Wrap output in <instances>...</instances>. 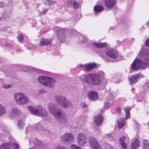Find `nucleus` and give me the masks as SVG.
<instances>
[{"mask_svg": "<svg viewBox=\"0 0 149 149\" xmlns=\"http://www.w3.org/2000/svg\"><path fill=\"white\" fill-rule=\"evenodd\" d=\"M149 66V51L145 46H143L139 52L138 57L131 65L133 71L144 70Z\"/></svg>", "mask_w": 149, "mask_h": 149, "instance_id": "obj_1", "label": "nucleus"}, {"mask_svg": "<svg viewBox=\"0 0 149 149\" xmlns=\"http://www.w3.org/2000/svg\"><path fill=\"white\" fill-rule=\"evenodd\" d=\"M48 109L51 113L56 118L58 123L63 126H64L67 123V115L62 113L61 109H57L52 103L48 104Z\"/></svg>", "mask_w": 149, "mask_h": 149, "instance_id": "obj_2", "label": "nucleus"}, {"mask_svg": "<svg viewBox=\"0 0 149 149\" xmlns=\"http://www.w3.org/2000/svg\"><path fill=\"white\" fill-rule=\"evenodd\" d=\"M27 108L31 113L34 115L42 117H46L48 115L46 110L41 106H28Z\"/></svg>", "mask_w": 149, "mask_h": 149, "instance_id": "obj_3", "label": "nucleus"}, {"mask_svg": "<svg viewBox=\"0 0 149 149\" xmlns=\"http://www.w3.org/2000/svg\"><path fill=\"white\" fill-rule=\"evenodd\" d=\"M13 97L15 101L19 105L26 104L30 101L29 97L24 93H15Z\"/></svg>", "mask_w": 149, "mask_h": 149, "instance_id": "obj_4", "label": "nucleus"}, {"mask_svg": "<svg viewBox=\"0 0 149 149\" xmlns=\"http://www.w3.org/2000/svg\"><path fill=\"white\" fill-rule=\"evenodd\" d=\"M38 79L42 84L49 87H53L56 82L54 79L46 76H40Z\"/></svg>", "mask_w": 149, "mask_h": 149, "instance_id": "obj_5", "label": "nucleus"}, {"mask_svg": "<svg viewBox=\"0 0 149 149\" xmlns=\"http://www.w3.org/2000/svg\"><path fill=\"white\" fill-rule=\"evenodd\" d=\"M56 102L64 108L72 107L71 103L65 96L62 95L56 96L55 97Z\"/></svg>", "mask_w": 149, "mask_h": 149, "instance_id": "obj_6", "label": "nucleus"}, {"mask_svg": "<svg viewBox=\"0 0 149 149\" xmlns=\"http://www.w3.org/2000/svg\"><path fill=\"white\" fill-rule=\"evenodd\" d=\"M54 30L56 32V36L58 39L61 42H64L67 40V36L65 33L64 29L58 26L54 27Z\"/></svg>", "mask_w": 149, "mask_h": 149, "instance_id": "obj_7", "label": "nucleus"}, {"mask_svg": "<svg viewBox=\"0 0 149 149\" xmlns=\"http://www.w3.org/2000/svg\"><path fill=\"white\" fill-rule=\"evenodd\" d=\"M104 76V74L102 72L93 74L92 83V86H97L101 83V80Z\"/></svg>", "mask_w": 149, "mask_h": 149, "instance_id": "obj_8", "label": "nucleus"}, {"mask_svg": "<svg viewBox=\"0 0 149 149\" xmlns=\"http://www.w3.org/2000/svg\"><path fill=\"white\" fill-rule=\"evenodd\" d=\"M83 41L79 42L80 44H84L87 45L86 43H92L97 48H103L108 47V44L106 42L97 43L95 42H92L89 41L87 37H84L83 38Z\"/></svg>", "mask_w": 149, "mask_h": 149, "instance_id": "obj_9", "label": "nucleus"}, {"mask_svg": "<svg viewBox=\"0 0 149 149\" xmlns=\"http://www.w3.org/2000/svg\"><path fill=\"white\" fill-rule=\"evenodd\" d=\"M61 139L64 142L70 143L74 141V137L72 134L66 132L61 136Z\"/></svg>", "mask_w": 149, "mask_h": 149, "instance_id": "obj_10", "label": "nucleus"}, {"mask_svg": "<svg viewBox=\"0 0 149 149\" xmlns=\"http://www.w3.org/2000/svg\"><path fill=\"white\" fill-rule=\"evenodd\" d=\"M87 138L85 134L81 133H79L78 135L77 142L80 146L84 145L86 143Z\"/></svg>", "mask_w": 149, "mask_h": 149, "instance_id": "obj_11", "label": "nucleus"}, {"mask_svg": "<svg viewBox=\"0 0 149 149\" xmlns=\"http://www.w3.org/2000/svg\"><path fill=\"white\" fill-rule=\"evenodd\" d=\"M89 141L90 145L93 149H102L101 146L95 138L92 137H90Z\"/></svg>", "mask_w": 149, "mask_h": 149, "instance_id": "obj_12", "label": "nucleus"}, {"mask_svg": "<svg viewBox=\"0 0 149 149\" xmlns=\"http://www.w3.org/2000/svg\"><path fill=\"white\" fill-rule=\"evenodd\" d=\"M105 53L107 56L112 58H116L118 56L117 52L116 50L111 48H109L107 50Z\"/></svg>", "mask_w": 149, "mask_h": 149, "instance_id": "obj_13", "label": "nucleus"}, {"mask_svg": "<svg viewBox=\"0 0 149 149\" xmlns=\"http://www.w3.org/2000/svg\"><path fill=\"white\" fill-rule=\"evenodd\" d=\"M143 76L142 74H139L131 76L129 79L130 84H131L136 83L139 81L140 78L143 77Z\"/></svg>", "mask_w": 149, "mask_h": 149, "instance_id": "obj_14", "label": "nucleus"}, {"mask_svg": "<svg viewBox=\"0 0 149 149\" xmlns=\"http://www.w3.org/2000/svg\"><path fill=\"white\" fill-rule=\"evenodd\" d=\"M96 66L95 63L89 64L87 65H80L78 66L81 68V69H85V71L89 72L95 68Z\"/></svg>", "mask_w": 149, "mask_h": 149, "instance_id": "obj_15", "label": "nucleus"}, {"mask_svg": "<svg viewBox=\"0 0 149 149\" xmlns=\"http://www.w3.org/2000/svg\"><path fill=\"white\" fill-rule=\"evenodd\" d=\"M88 96L89 99L93 101H96L99 99L97 93L94 91L89 92L88 93Z\"/></svg>", "mask_w": 149, "mask_h": 149, "instance_id": "obj_16", "label": "nucleus"}, {"mask_svg": "<svg viewBox=\"0 0 149 149\" xmlns=\"http://www.w3.org/2000/svg\"><path fill=\"white\" fill-rule=\"evenodd\" d=\"M93 74L89 73L85 75L83 78L84 81L91 86Z\"/></svg>", "mask_w": 149, "mask_h": 149, "instance_id": "obj_17", "label": "nucleus"}, {"mask_svg": "<svg viewBox=\"0 0 149 149\" xmlns=\"http://www.w3.org/2000/svg\"><path fill=\"white\" fill-rule=\"evenodd\" d=\"M19 113L17 108H13L11 110V112L8 114V117L10 119H13L18 116Z\"/></svg>", "mask_w": 149, "mask_h": 149, "instance_id": "obj_18", "label": "nucleus"}, {"mask_svg": "<svg viewBox=\"0 0 149 149\" xmlns=\"http://www.w3.org/2000/svg\"><path fill=\"white\" fill-rule=\"evenodd\" d=\"M116 0H105L104 4L105 6L108 8H112L115 6Z\"/></svg>", "mask_w": 149, "mask_h": 149, "instance_id": "obj_19", "label": "nucleus"}, {"mask_svg": "<svg viewBox=\"0 0 149 149\" xmlns=\"http://www.w3.org/2000/svg\"><path fill=\"white\" fill-rule=\"evenodd\" d=\"M94 121L95 124L97 125H101L102 123L103 118L101 114H98L95 116L94 118Z\"/></svg>", "mask_w": 149, "mask_h": 149, "instance_id": "obj_20", "label": "nucleus"}, {"mask_svg": "<svg viewBox=\"0 0 149 149\" xmlns=\"http://www.w3.org/2000/svg\"><path fill=\"white\" fill-rule=\"evenodd\" d=\"M139 146V142L137 139H136L132 142L131 143L132 149H137Z\"/></svg>", "mask_w": 149, "mask_h": 149, "instance_id": "obj_21", "label": "nucleus"}, {"mask_svg": "<svg viewBox=\"0 0 149 149\" xmlns=\"http://www.w3.org/2000/svg\"><path fill=\"white\" fill-rule=\"evenodd\" d=\"M51 42L49 39H42L39 42V45L40 46L47 45L50 44Z\"/></svg>", "mask_w": 149, "mask_h": 149, "instance_id": "obj_22", "label": "nucleus"}, {"mask_svg": "<svg viewBox=\"0 0 149 149\" xmlns=\"http://www.w3.org/2000/svg\"><path fill=\"white\" fill-rule=\"evenodd\" d=\"M94 11L95 13H100L104 10V7L101 5H97L94 8Z\"/></svg>", "mask_w": 149, "mask_h": 149, "instance_id": "obj_23", "label": "nucleus"}, {"mask_svg": "<svg viewBox=\"0 0 149 149\" xmlns=\"http://www.w3.org/2000/svg\"><path fill=\"white\" fill-rule=\"evenodd\" d=\"M125 137H123L120 138V143L122 148L123 149H127V146L124 143L125 140Z\"/></svg>", "mask_w": 149, "mask_h": 149, "instance_id": "obj_24", "label": "nucleus"}, {"mask_svg": "<svg viewBox=\"0 0 149 149\" xmlns=\"http://www.w3.org/2000/svg\"><path fill=\"white\" fill-rule=\"evenodd\" d=\"M9 17L8 14L5 12H3L0 15V20L5 21Z\"/></svg>", "mask_w": 149, "mask_h": 149, "instance_id": "obj_25", "label": "nucleus"}, {"mask_svg": "<svg viewBox=\"0 0 149 149\" xmlns=\"http://www.w3.org/2000/svg\"><path fill=\"white\" fill-rule=\"evenodd\" d=\"M10 144L4 143L0 145V149H11Z\"/></svg>", "mask_w": 149, "mask_h": 149, "instance_id": "obj_26", "label": "nucleus"}, {"mask_svg": "<svg viewBox=\"0 0 149 149\" xmlns=\"http://www.w3.org/2000/svg\"><path fill=\"white\" fill-rule=\"evenodd\" d=\"M118 126L119 129L122 128L125 124L124 119L120 118L118 121Z\"/></svg>", "mask_w": 149, "mask_h": 149, "instance_id": "obj_27", "label": "nucleus"}, {"mask_svg": "<svg viewBox=\"0 0 149 149\" xmlns=\"http://www.w3.org/2000/svg\"><path fill=\"white\" fill-rule=\"evenodd\" d=\"M124 109L125 111L126 114L125 119L127 120L130 118V113L129 111L130 110V108L129 107H125L124 108Z\"/></svg>", "mask_w": 149, "mask_h": 149, "instance_id": "obj_28", "label": "nucleus"}, {"mask_svg": "<svg viewBox=\"0 0 149 149\" xmlns=\"http://www.w3.org/2000/svg\"><path fill=\"white\" fill-rule=\"evenodd\" d=\"M6 112V109L3 106L0 104V116L3 115Z\"/></svg>", "mask_w": 149, "mask_h": 149, "instance_id": "obj_29", "label": "nucleus"}, {"mask_svg": "<svg viewBox=\"0 0 149 149\" xmlns=\"http://www.w3.org/2000/svg\"><path fill=\"white\" fill-rule=\"evenodd\" d=\"M17 125L19 129H22L24 127V122L22 120H18L17 121Z\"/></svg>", "mask_w": 149, "mask_h": 149, "instance_id": "obj_30", "label": "nucleus"}, {"mask_svg": "<svg viewBox=\"0 0 149 149\" xmlns=\"http://www.w3.org/2000/svg\"><path fill=\"white\" fill-rule=\"evenodd\" d=\"M113 104V101L112 100H109V101H106L104 102V107L106 109H108L109 106H111Z\"/></svg>", "mask_w": 149, "mask_h": 149, "instance_id": "obj_31", "label": "nucleus"}, {"mask_svg": "<svg viewBox=\"0 0 149 149\" xmlns=\"http://www.w3.org/2000/svg\"><path fill=\"white\" fill-rule=\"evenodd\" d=\"M33 128L35 130H43L44 128L41 125H39L38 124H36L33 125Z\"/></svg>", "mask_w": 149, "mask_h": 149, "instance_id": "obj_32", "label": "nucleus"}, {"mask_svg": "<svg viewBox=\"0 0 149 149\" xmlns=\"http://www.w3.org/2000/svg\"><path fill=\"white\" fill-rule=\"evenodd\" d=\"M143 149H148V148L149 143L148 141L146 140H145L143 141Z\"/></svg>", "mask_w": 149, "mask_h": 149, "instance_id": "obj_33", "label": "nucleus"}, {"mask_svg": "<svg viewBox=\"0 0 149 149\" xmlns=\"http://www.w3.org/2000/svg\"><path fill=\"white\" fill-rule=\"evenodd\" d=\"M56 3L55 1H52V0H46L44 2V4H46L47 5H51L54 4Z\"/></svg>", "mask_w": 149, "mask_h": 149, "instance_id": "obj_34", "label": "nucleus"}, {"mask_svg": "<svg viewBox=\"0 0 149 149\" xmlns=\"http://www.w3.org/2000/svg\"><path fill=\"white\" fill-rule=\"evenodd\" d=\"M10 145L11 149L12 147H13V149H19V146L17 144L12 143L10 144Z\"/></svg>", "mask_w": 149, "mask_h": 149, "instance_id": "obj_35", "label": "nucleus"}, {"mask_svg": "<svg viewBox=\"0 0 149 149\" xmlns=\"http://www.w3.org/2000/svg\"><path fill=\"white\" fill-rule=\"evenodd\" d=\"M34 144L37 146H39L41 144V142L38 139H35L33 140Z\"/></svg>", "mask_w": 149, "mask_h": 149, "instance_id": "obj_36", "label": "nucleus"}, {"mask_svg": "<svg viewBox=\"0 0 149 149\" xmlns=\"http://www.w3.org/2000/svg\"><path fill=\"white\" fill-rule=\"evenodd\" d=\"M105 138L107 139H108L110 141L114 140L113 137L111 136L110 134H106L105 136Z\"/></svg>", "mask_w": 149, "mask_h": 149, "instance_id": "obj_37", "label": "nucleus"}, {"mask_svg": "<svg viewBox=\"0 0 149 149\" xmlns=\"http://www.w3.org/2000/svg\"><path fill=\"white\" fill-rule=\"evenodd\" d=\"M73 5H74V8L76 9L79 8L80 6V4L77 2L74 1Z\"/></svg>", "mask_w": 149, "mask_h": 149, "instance_id": "obj_38", "label": "nucleus"}, {"mask_svg": "<svg viewBox=\"0 0 149 149\" xmlns=\"http://www.w3.org/2000/svg\"><path fill=\"white\" fill-rule=\"evenodd\" d=\"M36 48V46L32 44H29L27 48L28 49L31 50L32 49H34Z\"/></svg>", "mask_w": 149, "mask_h": 149, "instance_id": "obj_39", "label": "nucleus"}, {"mask_svg": "<svg viewBox=\"0 0 149 149\" xmlns=\"http://www.w3.org/2000/svg\"><path fill=\"white\" fill-rule=\"evenodd\" d=\"M70 147L72 149H81L80 147L75 145H72Z\"/></svg>", "mask_w": 149, "mask_h": 149, "instance_id": "obj_40", "label": "nucleus"}, {"mask_svg": "<svg viewBox=\"0 0 149 149\" xmlns=\"http://www.w3.org/2000/svg\"><path fill=\"white\" fill-rule=\"evenodd\" d=\"M11 85L10 84H4L3 86V88L4 89L9 88L11 87Z\"/></svg>", "mask_w": 149, "mask_h": 149, "instance_id": "obj_41", "label": "nucleus"}, {"mask_svg": "<svg viewBox=\"0 0 149 149\" xmlns=\"http://www.w3.org/2000/svg\"><path fill=\"white\" fill-rule=\"evenodd\" d=\"M6 5V3L4 2H0V8H3L5 7Z\"/></svg>", "mask_w": 149, "mask_h": 149, "instance_id": "obj_42", "label": "nucleus"}, {"mask_svg": "<svg viewBox=\"0 0 149 149\" xmlns=\"http://www.w3.org/2000/svg\"><path fill=\"white\" fill-rule=\"evenodd\" d=\"M56 149H66L64 146L59 145L56 146Z\"/></svg>", "mask_w": 149, "mask_h": 149, "instance_id": "obj_43", "label": "nucleus"}, {"mask_svg": "<svg viewBox=\"0 0 149 149\" xmlns=\"http://www.w3.org/2000/svg\"><path fill=\"white\" fill-rule=\"evenodd\" d=\"M18 40L20 41H22L24 39L23 36L22 35H20L18 36Z\"/></svg>", "mask_w": 149, "mask_h": 149, "instance_id": "obj_44", "label": "nucleus"}, {"mask_svg": "<svg viewBox=\"0 0 149 149\" xmlns=\"http://www.w3.org/2000/svg\"><path fill=\"white\" fill-rule=\"evenodd\" d=\"M7 28L6 27H0V32L6 31L7 30Z\"/></svg>", "mask_w": 149, "mask_h": 149, "instance_id": "obj_45", "label": "nucleus"}, {"mask_svg": "<svg viewBox=\"0 0 149 149\" xmlns=\"http://www.w3.org/2000/svg\"><path fill=\"white\" fill-rule=\"evenodd\" d=\"M47 9L45 10H43L42 11L39 13V14L41 16H42L45 14L47 12Z\"/></svg>", "mask_w": 149, "mask_h": 149, "instance_id": "obj_46", "label": "nucleus"}, {"mask_svg": "<svg viewBox=\"0 0 149 149\" xmlns=\"http://www.w3.org/2000/svg\"><path fill=\"white\" fill-rule=\"evenodd\" d=\"M74 1L72 0H69L67 2V4L69 5H73Z\"/></svg>", "mask_w": 149, "mask_h": 149, "instance_id": "obj_47", "label": "nucleus"}, {"mask_svg": "<svg viewBox=\"0 0 149 149\" xmlns=\"http://www.w3.org/2000/svg\"><path fill=\"white\" fill-rule=\"evenodd\" d=\"M70 32L71 34L72 35H76L77 33V31L73 29L71 30Z\"/></svg>", "mask_w": 149, "mask_h": 149, "instance_id": "obj_48", "label": "nucleus"}, {"mask_svg": "<svg viewBox=\"0 0 149 149\" xmlns=\"http://www.w3.org/2000/svg\"><path fill=\"white\" fill-rule=\"evenodd\" d=\"M121 111V109L120 107H118L116 110V113H117L119 115H120V112Z\"/></svg>", "mask_w": 149, "mask_h": 149, "instance_id": "obj_49", "label": "nucleus"}, {"mask_svg": "<svg viewBox=\"0 0 149 149\" xmlns=\"http://www.w3.org/2000/svg\"><path fill=\"white\" fill-rule=\"evenodd\" d=\"M106 148L107 149H113V147L111 146L110 145L108 144H107L106 145Z\"/></svg>", "mask_w": 149, "mask_h": 149, "instance_id": "obj_50", "label": "nucleus"}, {"mask_svg": "<svg viewBox=\"0 0 149 149\" xmlns=\"http://www.w3.org/2000/svg\"><path fill=\"white\" fill-rule=\"evenodd\" d=\"M81 17V14L79 13H77V15L76 17H75V19H80Z\"/></svg>", "mask_w": 149, "mask_h": 149, "instance_id": "obj_51", "label": "nucleus"}, {"mask_svg": "<svg viewBox=\"0 0 149 149\" xmlns=\"http://www.w3.org/2000/svg\"><path fill=\"white\" fill-rule=\"evenodd\" d=\"M5 46L6 47L9 48L11 47L12 46V45L9 43H6V44L5 45Z\"/></svg>", "mask_w": 149, "mask_h": 149, "instance_id": "obj_52", "label": "nucleus"}, {"mask_svg": "<svg viewBox=\"0 0 149 149\" xmlns=\"http://www.w3.org/2000/svg\"><path fill=\"white\" fill-rule=\"evenodd\" d=\"M81 106L82 108H85L87 107L86 105L84 103H82L81 104Z\"/></svg>", "mask_w": 149, "mask_h": 149, "instance_id": "obj_53", "label": "nucleus"}, {"mask_svg": "<svg viewBox=\"0 0 149 149\" xmlns=\"http://www.w3.org/2000/svg\"><path fill=\"white\" fill-rule=\"evenodd\" d=\"M146 46L149 47V39H148L145 42Z\"/></svg>", "mask_w": 149, "mask_h": 149, "instance_id": "obj_54", "label": "nucleus"}, {"mask_svg": "<svg viewBox=\"0 0 149 149\" xmlns=\"http://www.w3.org/2000/svg\"><path fill=\"white\" fill-rule=\"evenodd\" d=\"M31 69L33 71L35 72H37L38 70L37 69L34 68H32Z\"/></svg>", "mask_w": 149, "mask_h": 149, "instance_id": "obj_55", "label": "nucleus"}, {"mask_svg": "<svg viewBox=\"0 0 149 149\" xmlns=\"http://www.w3.org/2000/svg\"><path fill=\"white\" fill-rule=\"evenodd\" d=\"M100 55V56L103 59H104L105 58L104 56L103 55V54H102L101 53H99Z\"/></svg>", "mask_w": 149, "mask_h": 149, "instance_id": "obj_56", "label": "nucleus"}, {"mask_svg": "<svg viewBox=\"0 0 149 149\" xmlns=\"http://www.w3.org/2000/svg\"><path fill=\"white\" fill-rule=\"evenodd\" d=\"M43 90H40L39 91V93H43Z\"/></svg>", "mask_w": 149, "mask_h": 149, "instance_id": "obj_57", "label": "nucleus"}, {"mask_svg": "<svg viewBox=\"0 0 149 149\" xmlns=\"http://www.w3.org/2000/svg\"><path fill=\"white\" fill-rule=\"evenodd\" d=\"M132 92H133V91L134 90V88H132Z\"/></svg>", "mask_w": 149, "mask_h": 149, "instance_id": "obj_58", "label": "nucleus"}, {"mask_svg": "<svg viewBox=\"0 0 149 149\" xmlns=\"http://www.w3.org/2000/svg\"><path fill=\"white\" fill-rule=\"evenodd\" d=\"M148 26H149V22L148 23Z\"/></svg>", "mask_w": 149, "mask_h": 149, "instance_id": "obj_59", "label": "nucleus"}, {"mask_svg": "<svg viewBox=\"0 0 149 149\" xmlns=\"http://www.w3.org/2000/svg\"><path fill=\"white\" fill-rule=\"evenodd\" d=\"M148 88H149V85L148 86Z\"/></svg>", "mask_w": 149, "mask_h": 149, "instance_id": "obj_60", "label": "nucleus"}, {"mask_svg": "<svg viewBox=\"0 0 149 149\" xmlns=\"http://www.w3.org/2000/svg\"><path fill=\"white\" fill-rule=\"evenodd\" d=\"M148 125H149V122H148Z\"/></svg>", "mask_w": 149, "mask_h": 149, "instance_id": "obj_61", "label": "nucleus"}]
</instances>
